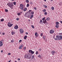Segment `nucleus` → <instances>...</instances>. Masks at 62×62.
<instances>
[{
    "instance_id": "nucleus-1",
    "label": "nucleus",
    "mask_w": 62,
    "mask_h": 62,
    "mask_svg": "<svg viewBox=\"0 0 62 62\" xmlns=\"http://www.w3.org/2000/svg\"><path fill=\"white\" fill-rule=\"evenodd\" d=\"M7 6L11 8V9H13V4L12 3H8L7 4Z\"/></svg>"
},
{
    "instance_id": "nucleus-2",
    "label": "nucleus",
    "mask_w": 62,
    "mask_h": 62,
    "mask_svg": "<svg viewBox=\"0 0 62 62\" xmlns=\"http://www.w3.org/2000/svg\"><path fill=\"white\" fill-rule=\"evenodd\" d=\"M31 55H26L24 56L25 58H27V59H30L31 58Z\"/></svg>"
},
{
    "instance_id": "nucleus-3",
    "label": "nucleus",
    "mask_w": 62,
    "mask_h": 62,
    "mask_svg": "<svg viewBox=\"0 0 62 62\" xmlns=\"http://www.w3.org/2000/svg\"><path fill=\"white\" fill-rule=\"evenodd\" d=\"M56 38L58 39V40H60L61 39V38H62V36L60 35H58L56 36Z\"/></svg>"
},
{
    "instance_id": "nucleus-4",
    "label": "nucleus",
    "mask_w": 62,
    "mask_h": 62,
    "mask_svg": "<svg viewBox=\"0 0 62 62\" xmlns=\"http://www.w3.org/2000/svg\"><path fill=\"white\" fill-rule=\"evenodd\" d=\"M31 15V13H30L27 12L25 14V15L27 17H28L30 16Z\"/></svg>"
},
{
    "instance_id": "nucleus-5",
    "label": "nucleus",
    "mask_w": 62,
    "mask_h": 62,
    "mask_svg": "<svg viewBox=\"0 0 62 62\" xmlns=\"http://www.w3.org/2000/svg\"><path fill=\"white\" fill-rule=\"evenodd\" d=\"M19 31L21 34H23V33L24 32V31H23V29L22 28L20 29L19 30Z\"/></svg>"
},
{
    "instance_id": "nucleus-6",
    "label": "nucleus",
    "mask_w": 62,
    "mask_h": 62,
    "mask_svg": "<svg viewBox=\"0 0 62 62\" xmlns=\"http://www.w3.org/2000/svg\"><path fill=\"white\" fill-rule=\"evenodd\" d=\"M10 23H9V22L8 23V27H11L13 25V24H10L9 25V24Z\"/></svg>"
},
{
    "instance_id": "nucleus-7",
    "label": "nucleus",
    "mask_w": 62,
    "mask_h": 62,
    "mask_svg": "<svg viewBox=\"0 0 62 62\" xmlns=\"http://www.w3.org/2000/svg\"><path fill=\"white\" fill-rule=\"evenodd\" d=\"M50 34H53L54 32V30L52 29L50 30Z\"/></svg>"
},
{
    "instance_id": "nucleus-8",
    "label": "nucleus",
    "mask_w": 62,
    "mask_h": 62,
    "mask_svg": "<svg viewBox=\"0 0 62 62\" xmlns=\"http://www.w3.org/2000/svg\"><path fill=\"white\" fill-rule=\"evenodd\" d=\"M23 45L22 44L20 46L19 48V49H22V48H23Z\"/></svg>"
},
{
    "instance_id": "nucleus-9",
    "label": "nucleus",
    "mask_w": 62,
    "mask_h": 62,
    "mask_svg": "<svg viewBox=\"0 0 62 62\" xmlns=\"http://www.w3.org/2000/svg\"><path fill=\"white\" fill-rule=\"evenodd\" d=\"M51 53L52 55H54V54L55 53V52L54 50H53L51 51Z\"/></svg>"
},
{
    "instance_id": "nucleus-10",
    "label": "nucleus",
    "mask_w": 62,
    "mask_h": 62,
    "mask_svg": "<svg viewBox=\"0 0 62 62\" xmlns=\"http://www.w3.org/2000/svg\"><path fill=\"white\" fill-rule=\"evenodd\" d=\"M14 28V29H17L18 28V25H16V26H15Z\"/></svg>"
},
{
    "instance_id": "nucleus-11",
    "label": "nucleus",
    "mask_w": 62,
    "mask_h": 62,
    "mask_svg": "<svg viewBox=\"0 0 62 62\" xmlns=\"http://www.w3.org/2000/svg\"><path fill=\"white\" fill-rule=\"evenodd\" d=\"M3 45V42L0 41V47H1V46H2Z\"/></svg>"
},
{
    "instance_id": "nucleus-12",
    "label": "nucleus",
    "mask_w": 62,
    "mask_h": 62,
    "mask_svg": "<svg viewBox=\"0 0 62 62\" xmlns=\"http://www.w3.org/2000/svg\"><path fill=\"white\" fill-rule=\"evenodd\" d=\"M35 36L36 38H37V37H38V36H39V35H38V33L37 32H35Z\"/></svg>"
},
{
    "instance_id": "nucleus-13",
    "label": "nucleus",
    "mask_w": 62,
    "mask_h": 62,
    "mask_svg": "<svg viewBox=\"0 0 62 62\" xmlns=\"http://www.w3.org/2000/svg\"><path fill=\"white\" fill-rule=\"evenodd\" d=\"M46 20V21L47 20V21H49L50 20V19L49 17H47Z\"/></svg>"
},
{
    "instance_id": "nucleus-14",
    "label": "nucleus",
    "mask_w": 62,
    "mask_h": 62,
    "mask_svg": "<svg viewBox=\"0 0 62 62\" xmlns=\"http://www.w3.org/2000/svg\"><path fill=\"white\" fill-rule=\"evenodd\" d=\"M43 23L44 24H45V23H47V21H46V20L45 19V21H43Z\"/></svg>"
},
{
    "instance_id": "nucleus-15",
    "label": "nucleus",
    "mask_w": 62,
    "mask_h": 62,
    "mask_svg": "<svg viewBox=\"0 0 62 62\" xmlns=\"http://www.w3.org/2000/svg\"><path fill=\"white\" fill-rule=\"evenodd\" d=\"M33 17H34V15H31L30 17V19H32V18Z\"/></svg>"
},
{
    "instance_id": "nucleus-16",
    "label": "nucleus",
    "mask_w": 62,
    "mask_h": 62,
    "mask_svg": "<svg viewBox=\"0 0 62 62\" xmlns=\"http://www.w3.org/2000/svg\"><path fill=\"white\" fill-rule=\"evenodd\" d=\"M34 14V12L33 11H32V12H31V15H33Z\"/></svg>"
},
{
    "instance_id": "nucleus-17",
    "label": "nucleus",
    "mask_w": 62,
    "mask_h": 62,
    "mask_svg": "<svg viewBox=\"0 0 62 62\" xmlns=\"http://www.w3.org/2000/svg\"><path fill=\"white\" fill-rule=\"evenodd\" d=\"M27 38V36L26 35L24 36V39H26V38Z\"/></svg>"
},
{
    "instance_id": "nucleus-18",
    "label": "nucleus",
    "mask_w": 62,
    "mask_h": 62,
    "mask_svg": "<svg viewBox=\"0 0 62 62\" xmlns=\"http://www.w3.org/2000/svg\"><path fill=\"white\" fill-rule=\"evenodd\" d=\"M43 6L44 7V8H47V6L46 5H43Z\"/></svg>"
},
{
    "instance_id": "nucleus-19",
    "label": "nucleus",
    "mask_w": 62,
    "mask_h": 62,
    "mask_svg": "<svg viewBox=\"0 0 62 62\" xmlns=\"http://www.w3.org/2000/svg\"><path fill=\"white\" fill-rule=\"evenodd\" d=\"M55 27L58 28L59 27V25H56Z\"/></svg>"
},
{
    "instance_id": "nucleus-20",
    "label": "nucleus",
    "mask_w": 62,
    "mask_h": 62,
    "mask_svg": "<svg viewBox=\"0 0 62 62\" xmlns=\"http://www.w3.org/2000/svg\"><path fill=\"white\" fill-rule=\"evenodd\" d=\"M43 39H46V36L44 35L43 36Z\"/></svg>"
},
{
    "instance_id": "nucleus-21",
    "label": "nucleus",
    "mask_w": 62,
    "mask_h": 62,
    "mask_svg": "<svg viewBox=\"0 0 62 62\" xmlns=\"http://www.w3.org/2000/svg\"><path fill=\"white\" fill-rule=\"evenodd\" d=\"M27 10V8H25L23 9L24 11H26Z\"/></svg>"
},
{
    "instance_id": "nucleus-22",
    "label": "nucleus",
    "mask_w": 62,
    "mask_h": 62,
    "mask_svg": "<svg viewBox=\"0 0 62 62\" xmlns=\"http://www.w3.org/2000/svg\"><path fill=\"white\" fill-rule=\"evenodd\" d=\"M12 35H14L15 34V32L14 31H12L11 32Z\"/></svg>"
},
{
    "instance_id": "nucleus-23",
    "label": "nucleus",
    "mask_w": 62,
    "mask_h": 62,
    "mask_svg": "<svg viewBox=\"0 0 62 62\" xmlns=\"http://www.w3.org/2000/svg\"><path fill=\"white\" fill-rule=\"evenodd\" d=\"M35 58V56H34V55H32L31 59H34Z\"/></svg>"
},
{
    "instance_id": "nucleus-24",
    "label": "nucleus",
    "mask_w": 62,
    "mask_h": 62,
    "mask_svg": "<svg viewBox=\"0 0 62 62\" xmlns=\"http://www.w3.org/2000/svg\"><path fill=\"white\" fill-rule=\"evenodd\" d=\"M56 25H59V22H56L55 23Z\"/></svg>"
},
{
    "instance_id": "nucleus-25",
    "label": "nucleus",
    "mask_w": 62,
    "mask_h": 62,
    "mask_svg": "<svg viewBox=\"0 0 62 62\" xmlns=\"http://www.w3.org/2000/svg\"><path fill=\"white\" fill-rule=\"evenodd\" d=\"M46 9H44L42 10V11L43 12H46Z\"/></svg>"
},
{
    "instance_id": "nucleus-26",
    "label": "nucleus",
    "mask_w": 62,
    "mask_h": 62,
    "mask_svg": "<svg viewBox=\"0 0 62 62\" xmlns=\"http://www.w3.org/2000/svg\"><path fill=\"white\" fill-rule=\"evenodd\" d=\"M4 21V19L2 18L0 20V22H3Z\"/></svg>"
},
{
    "instance_id": "nucleus-27",
    "label": "nucleus",
    "mask_w": 62,
    "mask_h": 62,
    "mask_svg": "<svg viewBox=\"0 0 62 62\" xmlns=\"http://www.w3.org/2000/svg\"><path fill=\"white\" fill-rule=\"evenodd\" d=\"M18 16H20L21 15V13H19L17 14Z\"/></svg>"
},
{
    "instance_id": "nucleus-28",
    "label": "nucleus",
    "mask_w": 62,
    "mask_h": 62,
    "mask_svg": "<svg viewBox=\"0 0 62 62\" xmlns=\"http://www.w3.org/2000/svg\"><path fill=\"white\" fill-rule=\"evenodd\" d=\"M45 17H44V18H42V20H43V21H44L45 20Z\"/></svg>"
},
{
    "instance_id": "nucleus-29",
    "label": "nucleus",
    "mask_w": 62,
    "mask_h": 62,
    "mask_svg": "<svg viewBox=\"0 0 62 62\" xmlns=\"http://www.w3.org/2000/svg\"><path fill=\"white\" fill-rule=\"evenodd\" d=\"M20 8L22 10H23V7H20Z\"/></svg>"
},
{
    "instance_id": "nucleus-30",
    "label": "nucleus",
    "mask_w": 62,
    "mask_h": 62,
    "mask_svg": "<svg viewBox=\"0 0 62 62\" xmlns=\"http://www.w3.org/2000/svg\"><path fill=\"white\" fill-rule=\"evenodd\" d=\"M54 7H52L51 8V9H52V10H54Z\"/></svg>"
},
{
    "instance_id": "nucleus-31",
    "label": "nucleus",
    "mask_w": 62,
    "mask_h": 62,
    "mask_svg": "<svg viewBox=\"0 0 62 62\" xmlns=\"http://www.w3.org/2000/svg\"><path fill=\"white\" fill-rule=\"evenodd\" d=\"M38 57H39V58H41V56L39 55L38 56Z\"/></svg>"
},
{
    "instance_id": "nucleus-32",
    "label": "nucleus",
    "mask_w": 62,
    "mask_h": 62,
    "mask_svg": "<svg viewBox=\"0 0 62 62\" xmlns=\"http://www.w3.org/2000/svg\"><path fill=\"white\" fill-rule=\"evenodd\" d=\"M26 3H29V0H26Z\"/></svg>"
},
{
    "instance_id": "nucleus-33",
    "label": "nucleus",
    "mask_w": 62,
    "mask_h": 62,
    "mask_svg": "<svg viewBox=\"0 0 62 62\" xmlns=\"http://www.w3.org/2000/svg\"><path fill=\"white\" fill-rule=\"evenodd\" d=\"M34 53V52L32 51H31V54H33Z\"/></svg>"
},
{
    "instance_id": "nucleus-34",
    "label": "nucleus",
    "mask_w": 62,
    "mask_h": 62,
    "mask_svg": "<svg viewBox=\"0 0 62 62\" xmlns=\"http://www.w3.org/2000/svg\"><path fill=\"white\" fill-rule=\"evenodd\" d=\"M29 6V4H27L26 5L27 7H28Z\"/></svg>"
},
{
    "instance_id": "nucleus-35",
    "label": "nucleus",
    "mask_w": 62,
    "mask_h": 62,
    "mask_svg": "<svg viewBox=\"0 0 62 62\" xmlns=\"http://www.w3.org/2000/svg\"><path fill=\"white\" fill-rule=\"evenodd\" d=\"M31 26L32 28H33L34 29V28H35L34 27V26L33 25H31Z\"/></svg>"
},
{
    "instance_id": "nucleus-36",
    "label": "nucleus",
    "mask_w": 62,
    "mask_h": 62,
    "mask_svg": "<svg viewBox=\"0 0 62 62\" xmlns=\"http://www.w3.org/2000/svg\"><path fill=\"white\" fill-rule=\"evenodd\" d=\"M20 6L21 7H23V4H21L20 5Z\"/></svg>"
},
{
    "instance_id": "nucleus-37",
    "label": "nucleus",
    "mask_w": 62,
    "mask_h": 62,
    "mask_svg": "<svg viewBox=\"0 0 62 62\" xmlns=\"http://www.w3.org/2000/svg\"><path fill=\"white\" fill-rule=\"evenodd\" d=\"M32 51V50H29V53H31Z\"/></svg>"
},
{
    "instance_id": "nucleus-38",
    "label": "nucleus",
    "mask_w": 62,
    "mask_h": 62,
    "mask_svg": "<svg viewBox=\"0 0 62 62\" xmlns=\"http://www.w3.org/2000/svg\"><path fill=\"white\" fill-rule=\"evenodd\" d=\"M26 49V46H24V50H25Z\"/></svg>"
},
{
    "instance_id": "nucleus-39",
    "label": "nucleus",
    "mask_w": 62,
    "mask_h": 62,
    "mask_svg": "<svg viewBox=\"0 0 62 62\" xmlns=\"http://www.w3.org/2000/svg\"><path fill=\"white\" fill-rule=\"evenodd\" d=\"M43 33H41L40 34V36L41 37H42V36H43Z\"/></svg>"
},
{
    "instance_id": "nucleus-40",
    "label": "nucleus",
    "mask_w": 62,
    "mask_h": 62,
    "mask_svg": "<svg viewBox=\"0 0 62 62\" xmlns=\"http://www.w3.org/2000/svg\"><path fill=\"white\" fill-rule=\"evenodd\" d=\"M13 4L14 5H16V2H13Z\"/></svg>"
},
{
    "instance_id": "nucleus-41",
    "label": "nucleus",
    "mask_w": 62,
    "mask_h": 62,
    "mask_svg": "<svg viewBox=\"0 0 62 62\" xmlns=\"http://www.w3.org/2000/svg\"><path fill=\"white\" fill-rule=\"evenodd\" d=\"M44 15H46L47 14V13L45 12L44 13Z\"/></svg>"
},
{
    "instance_id": "nucleus-42",
    "label": "nucleus",
    "mask_w": 62,
    "mask_h": 62,
    "mask_svg": "<svg viewBox=\"0 0 62 62\" xmlns=\"http://www.w3.org/2000/svg\"><path fill=\"white\" fill-rule=\"evenodd\" d=\"M39 52H38V51H36V54H38Z\"/></svg>"
},
{
    "instance_id": "nucleus-43",
    "label": "nucleus",
    "mask_w": 62,
    "mask_h": 62,
    "mask_svg": "<svg viewBox=\"0 0 62 62\" xmlns=\"http://www.w3.org/2000/svg\"><path fill=\"white\" fill-rule=\"evenodd\" d=\"M8 10L7 9H5V12H7L8 11Z\"/></svg>"
},
{
    "instance_id": "nucleus-44",
    "label": "nucleus",
    "mask_w": 62,
    "mask_h": 62,
    "mask_svg": "<svg viewBox=\"0 0 62 62\" xmlns=\"http://www.w3.org/2000/svg\"><path fill=\"white\" fill-rule=\"evenodd\" d=\"M16 20L17 21H19V18H17L16 19Z\"/></svg>"
},
{
    "instance_id": "nucleus-45",
    "label": "nucleus",
    "mask_w": 62,
    "mask_h": 62,
    "mask_svg": "<svg viewBox=\"0 0 62 62\" xmlns=\"http://www.w3.org/2000/svg\"><path fill=\"white\" fill-rule=\"evenodd\" d=\"M59 35H62V33H59Z\"/></svg>"
},
{
    "instance_id": "nucleus-46",
    "label": "nucleus",
    "mask_w": 62,
    "mask_h": 62,
    "mask_svg": "<svg viewBox=\"0 0 62 62\" xmlns=\"http://www.w3.org/2000/svg\"><path fill=\"white\" fill-rule=\"evenodd\" d=\"M34 9H35V10H37V8H35V7H34L33 8Z\"/></svg>"
},
{
    "instance_id": "nucleus-47",
    "label": "nucleus",
    "mask_w": 62,
    "mask_h": 62,
    "mask_svg": "<svg viewBox=\"0 0 62 62\" xmlns=\"http://www.w3.org/2000/svg\"><path fill=\"white\" fill-rule=\"evenodd\" d=\"M19 43H21L22 42V40H20L19 41Z\"/></svg>"
},
{
    "instance_id": "nucleus-48",
    "label": "nucleus",
    "mask_w": 62,
    "mask_h": 62,
    "mask_svg": "<svg viewBox=\"0 0 62 62\" xmlns=\"http://www.w3.org/2000/svg\"><path fill=\"white\" fill-rule=\"evenodd\" d=\"M14 42V41L13 40H11V42Z\"/></svg>"
},
{
    "instance_id": "nucleus-49",
    "label": "nucleus",
    "mask_w": 62,
    "mask_h": 62,
    "mask_svg": "<svg viewBox=\"0 0 62 62\" xmlns=\"http://www.w3.org/2000/svg\"><path fill=\"white\" fill-rule=\"evenodd\" d=\"M54 39L55 40H57L58 39L56 38H55Z\"/></svg>"
},
{
    "instance_id": "nucleus-50",
    "label": "nucleus",
    "mask_w": 62,
    "mask_h": 62,
    "mask_svg": "<svg viewBox=\"0 0 62 62\" xmlns=\"http://www.w3.org/2000/svg\"><path fill=\"white\" fill-rule=\"evenodd\" d=\"M39 50L40 51L42 50V49L41 48H40L39 49Z\"/></svg>"
},
{
    "instance_id": "nucleus-51",
    "label": "nucleus",
    "mask_w": 62,
    "mask_h": 62,
    "mask_svg": "<svg viewBox=\"0 0 62 62\" xmlns=\"http://www.w3.org/2000/svg\"><path fill=\"white\" fill-rule=\"evenodd\" d=\"M8 55H10V54H11L10 53H8Z\"/></svg>"
},
{
    "instance_id": "nucleus-52",
    "label": "nucleus",
    "mask_w": 62,
    "mask_h": 62,
    "mask_svg": "<svg viewBox=\"0 0 62 62\" xmlns=\"http://www.w3.org/2000/svg\"><path fill=\"white\" fill-rule=\"evenodd\" d=\"M42 22H43V21L42 20H40V23H42Z\"/></svg>"
},
{
    "instance_id": "nucleus-53",
    "label": "nucleus",
    "mask_w": 62,
    "mask_h": 62,
    "mask_svg": "<svg viewBox=\"0 0 62 62\" xmlns=\"http://www.w3.org/2000/svg\"><path fill=\"white\" fill-rule=\"evenodd\" d=\"M18 59V61H20V59L19 58H18L17 59Z\"/></svg>"
},
{
    "instance_id": "nucleus-54",
    "label": "nucleus",
    "mask_w": 62,
    "mask_h": 62,
    "mask_svg": "<svg viewBox=\"0 0 62 62\" xmlns=\"http://www.w3.org/2000/svg\"><path fill=\"white\" fill-rule=\"evenodd\" d=\"M25 34L26 35H28V33L27 32H26Z\"/></svg>"
},
{
    "instance_id": "nucleus-55",
    "label": "nucleus",
    "mask_w": 62,
    "mask_h": 62,
    "mask_svg": "<svg viewBox=\"0 0 62 62\" xmlns=\"http://www.w3.org/2000/svg\"><path fill=\"white\" fill-rule=\"evenodd\" d=\"M3 50H1V52L3 53Z\"/></svg>"
},
{
    "instance_id": "nucleus-56",
    "label": "nucleus",
    "mask_w": 62,
    "mask_h": 62,
    "mask_svg": "<svg viewBox=\"0 0 62 62\" xmlns=\"http://www.w3.org/2000/svg\"><path fill=\"white\" fill-rule=\"evenodd\" d=\"M5 33H2V35H5Z\"/></svg>"
},
{
    "instance_id": "nucleus-57",
    "label": "nucleus",
    "mask_w": 62,
    "mask_h": 62,
    "mask_svg": "<svg viewBox=\"0 0 62 62\" xmlns=\"http://www.w3.org/2000/svg\"><path fill=\"white\" fill-rule=\"evenodd\" d=\"M11 60H10V61H9L8 62H11Z\"/></svg>"
},
{
    "instance_id": "nucleus-58",
    "label": "nucleus",
    "mask_w": 62,
    "mask_h": 62,
    "mask_svg": "<svg viewBox=\"0 0 62 62\" xmlns=\"http://www.w3.org/2000/svg\"><path fill=\"white\" fill-rule=\"evenodd\" d=\"M22 12H23L21 11V12H20V14H21V13H22Z\"/></svg>"
},
{
    "instance_id": "nucleus-59",
    "label": "nucleus",
    "mask_w": 62,
    "mask_h": 62,
    "mask_svg": "<svg viewBox=\"0 0 62 62\" xmlns=\"http://www.w3.org/2000/svg\"><path fill=\"white\" fill-rule=\"evenodd\" d=\"M60 22L61 23H62V21H60Z\"/></svg>"
},
{
    "instance_id": "nucleus-60",
    "label": "nucleus",
    "mask_w": 62,
    "mask_h": 62,
    "mask_svg": "<svg viewBox=\"0 0 62 62\" xmlns=\"http://www.w3.org/2000/svg\"><path fill=\"white\" fill-rule=\"evenodd\" d=\"M29 11L30 12L31 11V10H29Z\"/></svg>"
},
{
    "instance_id": "nucleus-61",
    "label": "nucleus",
    "mask_w": 62,
    "mask_h": 62,
    "mask_svg": "<svg viewBox=\"0 0 62 62\" xmlns=\"http://www.w3.org/2000/svg\"><path fill=\"white\" fill-rule=\"evenodd\" d=\"M44 0V1H46V0Z\"/></svg>"
},
{
    "instance_id": "nucleus-62",
    "label": "nucleus",
    "mask_w": 62,
    "mask_h": 62,
    "mask_svg": "<svg viewBox=\"0 0 62 62\" xmlns=\"http://www.w3.org/2000/svg\"><path fill=\"white\" fill-rule=\"evenodd\" d=\"M50 1H53V0H50Z\"/></svg>"
},
{
    "instance_id": "nucleus-63",
    "label": "nucleus",
    "mask_w": 62,
    "mask_h": 62,
    "mask_svg": "<svg viewBox=\"0 0 62 62\" xmlns=\"http://www.w3.org/2000/svg\"><path fill=\"white\" fill-rule=\"evenodd\" d=\"M0 34H1V32H0Z\"/></svg>"
},
{
    "instance_id": "nucleus-64",
    "label": "nucleus",
    "mask_w": 62,
    "mask_h": 62,
    "mask_svg": "<svg viewBox=\"0 0 62 62\" xmlns=\"http://www.w3.org/2000/svg\"><path fill=\"white\" fill-rule=\"evenodd\" d=\"M15 62H17V61H15Z\"/></svg>"
}]
</instances>
